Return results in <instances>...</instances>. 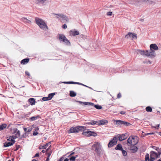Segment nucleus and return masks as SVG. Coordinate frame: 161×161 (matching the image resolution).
I'll use <instances>...</instances> for the list:
<instances>
[{"label": "nucleus", "instance_id": "23", "mask_svg": "<svg viewBox=\"0 0 161 161\" xmlns=\"http://www.w3.org/2000/svg\"><path fill=\"white\" fill-rule=\"evenodd\" d=\"M33 125L32 126V127L31 128H24V130L26 133L29 132H31L32 130Z\"/></svg>", "mask_w": 161, "mask_h": 161}, {"label": "nucleus", "instance_id": "10", "mask_svg": "<svg viewBox=\"0 0 161 161\" xmlns=\"http://www.w3.org/2000/svg\"><path fill=\"white\" fill-rule=\"evenodd\" d=\"M156 55L155 52L154 50L150 51L149 52L147 50V52L146 53V56L151 58H153L155 57Z\"/></svg>", "mask_w": 161, "mask_h": 161}, {"label": "nucleus", "instance_id": "37", "mask_svg": "<svg viewBox=\"0 0 161 161\" xmlns=\"http://www.w3.org/2000/svg\"><path fill=\"white\" fill-rule=\"evenodd\" d=\"M142 1L145 2L147 3L151 4L152 1L151 0H141Z\"/></svg>", "mask_w": 161, "mask_h": 161}, {"label": "nucleus", "instance_id": "48", "mask_svg": "<svg viewBox=\"0 0 161 161\" xmlns=\"http://www.w3.org/2000/svg\"><path fill=\"white\" fill-rule=\"evenodd\" d=\"M25 74L28 76H29L30 75V73L27 71H26L25 72Z\"/></svg>", "mask_w": 161, "mask_h": 161}, {"label": "nucleus", "instance_id": "31", "mask_svg": "<svg viewBox=\"0 0 161 161\" xmlns=\"http://www.w3.org/2000/svg\"><path fill=\"white\" fill-rule=\"evenodd\" d=\"M39 117V115H37L36 116H33L31 117L30 119L32 121H35Z\"/></svg>", "mask_w": 161, "mask_h": 161}, {"label": "nucleus", "instance_id": "8", "mask_svg": "<svg viewBox=\"0 0 161 161\" xmlns=\"http://www.w3.org/2000/svg\"><path fill=\"white\" fill-rule=\"evenodd\" d=\"M117 137L116 136L114 137L113 139L110 141L108 144V147H111L115 145L117 143Z\"/></svg>", "mask_w": 161, "mask_h": 161}, {"label": "nucleus", "instance_id": "35", "mask_svg": "<svg viewBox=\"0 0 161 161\" xmlns=\"http://www.w3.org/2000/svg\"><path fill=\"white\" fill-rule=\"evenodd\" d=\"M97 121H92L91 122H88L87 124L88 125H93L97 124Z\"/></svg>", "mask_w": 161, "mask_h": 161}, {"label": "nucleus", "instance_id": "46", "mask_svg": "<svg viewBox=\"0 0 161 161\" xmlns=\"http://www.w3.org/2000/svg\"><path fill=\"white\" fill-rule=\"evenodd\" d=\"M62 28L65 29L67 28V25L66 24H64L62 26Z\"/></svg>", "mask_w": 161, "mask_h": 161}, {"label": "nucleus", "instance_id": "1", "mask_svg": "<svg viewBox=\"0 0 161 161\" xmlns=\"http://www.w3.org/2000/svg\"><path fill=\"white\" fill-rule=\"evenodd\" d=\"M35 21L36 24L41 29L43 30L48 29V27L47 24L43 20L38 18H36Z\"/></svg>", "mask_w": 161, "mask_h": 161}, {"label": "nucleus", "instance_id": "57", "mask_svg": "<svg viewBox=\"0 0 161 161\" xmlns=\"http://www.w3.org/2000/svg\"><path fill=\"white\" fill-rule=\"evenodd\" d=\"M75 153L74 152H73L71 153L68 156V157H69L70 156H73L72 155Z\"/></svg>", "mask_w": 161, "mask_h": 161}, {"label": "nucleus", "instance_id": "12", "mask_svg": "<svg viewBox=\"0 0 161 161\" xmlns=\"http://www.w3.org/2000/svg\"><path fill=\"white\" fill-rule=\"evenodd\" d=\"M155 159V158L150 156L149 159V156L148 153H146L145 155V160L144 161H153Z\"/></svg>", "mask_w": 161, "mask_h": 161}, {"label": "nucleus", "instance_id": "40", "mask_svg": "<svg viewBox=\"0 0 161 161\" xmlns=\"http://www.w3.org/2000/svg\"><path fill=\"white\" fill-rule=\"evenodd\" d=\"M121 151H122V154L124 156H126L127 153L126 151L124 150L123 149Z\"/></svg>", "mask_w": 161, "mask_h": 161}, {"label": "nucleus", "instance_id": "30", "mask_svg": "<svg viewBox=\"0 0 161 161\" xmlns=\"http://www.w3.org/2000/svg\"><path fill=\"white\" fill-rule=\"evenodd\" d=\"M122 126H128L130 125V123L125 121H122Z\"/></svg>", "mask_w": 161, "mask_h": 161}, {"label": "nucleus", "instance_id": "15", "mask_svg": "<svg viewBox=\"0 0 161 161\" xmlns=\"http://www.w3.org/2000/svg\"><path fill=\"white\" fill-rule=\"evenodd\" d=\"M150 51L153 50H158V47L155 44H151L150 45Z\"/></svg>", "mask_w": 161, "mask_h": 161}, {"label": "nucleus", "instance_id": "51", "mask_svg": "<svg viewBox=\"0 0 161 161\" xmlns=\"http://www.w3.org/2000/svg\"><path fill=\"white\" fill-rule=\"evenodd\" d=\"M39 156V153H36L34 156V158L38 157Z\"/></svg>", "mask_w": 161, "mask_h": 161}, {"label": "nucleus", "instance_id": "63", "mask_svg": "<svg viewBox=\"0 0 161 161\" xmlns=\"http://www.w3.org/2000/svg\"><path fill=\"white\" fill-rule=\"evenodd\" d=\"M17 130V129H15L14 130V133H15L16 132Z\"/></svg>", "mask_w": 161, "mask_h": 161}, {"label": "nucleus", "instance_id": "4", "mask_svg": "<svg viewBox=\"0 0 161 161\" xmlns=\"http://www.w3.org/2000/svg\"><path fill=\"white\" fill-rule=\"evenodd\" d=\"M53 14L58 16L56 17L57 18H59V19L62 22L64 23V21L67 22H68L69 21V18L68 17L61 14Z\"/></svg>", "mask_w": 161, "mask_h": 161}, {"label": "nucleus", "instance_id": "62", "mask_svg": "<svg viewBox=\"0 0 161 161\" xmlns=\"http://www.w3.org/2000/svg\"><path fill=\"white\" fill-rule=\"evenodd\" d=\"M64 161H69V159L67 158L65 159Z\"/></svg>", "mask_w": 161, "mask_h": 161}, {"label": "nucleus", "instance_id": "22", "mask_svg": "<svg viewBox=\"0 0 161 161\" xmlns=\"http://www.w3.org/2000/svg\"><path fill=\"white\" fill-rule=\"evenodd\" d=\"M29 61V58H25L21 60V64H25L28 63Z\"/></svg>", "mask_w": 161, "mask_h": 161}, {"label": "nucleus", "instance_id": "28", "mask_svg": "<svg viewBox=\"0 0 161 161\" xmlns=\"http://www.w3.org/2000/svg\"><path fill=\"white\" fill-rule=\"evenodd\" d=\"M7 126L6 124L4 123L3 124L1 125H0V131L4 129Z\"/></svg>", "mask_w": 161, "mask_h": 161}, {"label": "nucleus", "instance_id": "38", "mask_svg": "<svg viewBox=\"0 0 161 161\" xmlns=\"http://www.w3.org/2000/svg\"><path fill=\"white\" fill-rule=\"evenodd\" d=\"M39 130V128H38V127H37V128H36V129L34 131L33 133V134L34 136H36L38 134V133L37 132H36V131L37 130Z\"/></svg>", "mask_w": 161, "mask_h": 161}, {"label": "nucleus", "instance_id": "34", "mask_svg": "<svg viewBox=\"0 0 161 161\" xmlns=\"http://www.w3.org/2000/svg\"><path fill=\"white\" fill-rule=\"evenodd\" d=\"M146 110L147 112H151L152 111V108L150 106H147L146 108Z\"/></svg>", "mask_w": 161, "mask_h": 161}, {"label": "nucleus", "instance_id": "41", "mask_svg": "<svg viewBox=\"0 0 161 161\" xmlns=\"http://www.w3.org/2000/svg\"><path fill=\"white\" fill-rule=\"evenodd\" d=\"M48 99L49 98L48 97H43L42 98V100L43 101H47L49 100V99Z\"/></svg>", "mask_w": 161, "mask_h": 161}, {"label": "nucleus", "instance_id": "26", "mask_svg": "<svg viewBox=\"0 0 161 161\" xmlns=\"http://www.w3.org/2000/svg\"><path fill=\"white\" fill-rule=\"evenodd\" d=\"M91 132V131H84L82 132V134L84 135H85L87 137H89L91 136H90L91 133H88V132Z\"/></svg>", "mask_w": 161, "mask_h": 161}, {"label": "nucleus", "instance_id": "25", "mask_svg": "<svg viewBox=\"0 0 161 161\" xmlns=\"http://www.w3.org/2000/svg\"><path fill=\"white\" fill-rule=\"evenodd\" d=\"M114 121L115 122V124L118 126L120 125L122 126V120H115Z\"/></svg>", "mask_w": 161, "mask_h": 161}, {"label": "nucleus", "instance_id": "36", "mask_svg": "<svg viewBox=\"0 0 161 161\" xmlns=\"http://www.w3.org/2000/svg\"><path fill=\"white\" fill-rule=\"evenodd\" d=\"M50 142L46 143L45 146H42V149H46L47 147L50 145Z\"/></svg>", "mask_w": 161, "mask_h": 161}, {"label": "nucleus", "instance_id": "29", "mask_svg": "<svg viewBox=\"0 0 161 161\" xmlns=\"http://www.w3.org/2000/svg\"><path fill=\"white\" fill-rule=\"evenodd\" d=\"M21 20L24 22H26L28 23H30V22H31L30 20L24 17L22 18L21 19Z\"/></svg>", "mask_w": 161, "mask_h": 161}, {"label": "nucleus", "instance_id": "32", "mask_svg": "<svg viewBox=\"0 0 161 161\" xmlns=\"http://www.w3.org/2000/svg\"><path fill=\"white\" fill-rule=\"evenodd\" d=\"M55 94V93H52L49 94L47 97L49 98L48 99H49V100H51Z\"/></svg>", "mask_w": 161, "mask_h": 161}, {"label": "nucleus", "instance_id": "43", "mask_svg": "<svg viewBox=\"0 0 161 161\" xmlns=\"http://www.w3.org/2000/svg\"><path fill=\"white\" fill-rule=\"evenodd\" d=\"M152 147L154 149L157 151H158V150H160V149L158 147H156L154 146H153Z\"/></svg>", "mask_w": 161, "mask_h": 161}, {"label": "nucleus", "instance_id": "11", "mask_svg": "<svg viewBox=\"0 0 161 161\" xmlns=\"http://www.w3.org/2000/svg\"><path fill=\"white\" fill-rule=\"evenodd\" d=\"M11 142H6L4 143V147H8L10 146L13 145L15 142V141L14 140V138H13L11 140Z\"/></svg>", "mask_w": 161, "mask_h": 161}, {"label": "nucleus", "instance_id": "18", "mask_svg": "<svg viewBox=\"0 0 161 161\" xmlns=\"http://www.w3.org/2000/svg\"><path fill=\"white\" fill-rule=\"evenodd\" d=\"M150 154V156L154 157V158H159L158 153L153 151H151Z\"/></svg>", "mask_w": 161, "mask_h": 161}, {"label": "nucleus", "instance_id": "44", "mask_svg": "<svg viewBox=\"0 0 161 161\" xmlns=\"http://www.w3.org/2000/svg\"><path fill=\"white\" fill-rule=\"evenodd\" d=\"M39 3H43L45 2V0H36Z\"/></svg>", "mask_w": 161, "mask_h": 161}, {"label": "nucleus", "instance_id": "21", "mask_svg": "<svg viewBox=\"0 0 161 161\" xmlns=\"http://www.w3.org/2000/svg\"><path fill=\"white\" fill-rule=\"evenodd\" d=\"M78 157L77 155L75 156H70L69 158V160L70 161H75V158Z\"/></svg>", "mask_w": 161, "mask_h": 161}, {"label": "nucleus", "instance_id": "47", "mask_svg": "<svg viewBox=\"0 0 161 161\" xmlns=\"http://www.w3.org/2000/svg\"><path fill=\"white\" fill-rule=\"evenodd\" d=\"M20 147V146L19 145H18L16 147V148L15 150H14V151H16L18 150L19 149V148Z\"/></svg>", "mask_w": 161, "mask_h": 161}, {"label": "nucleus", "instance_id": "58", "mask_svg": "<svg viewBox=\"0 0 161 161\" xmlns=\"http://www.w3.org/2000/svg\"><path fill=\"white\" fill-rule=\"evenodd\" d=\"M76 84H78V85H83V84L81 83H80V82H76Z\"/></svg>", "mask_w": 161, "mask_h": 161}, {"label": "nucleus", "instance_id": "9", "mask_svg": "<svg viewBox=\"0 0 161 161\" xmlns=\"http://www.w3.org/2000/svg\"><path fill=\"white\" fill-rule=\"evenodd\" d=\"M125 38L128 39L130 38H131L132 39H133L134 38L137 39V36L136 34L134 33H132L131 32H129L125 36Z\"/></svg>", "mask_w": 161, "mask_h": 161}, {"label": "nucleus", "instance_id": "45", "mask_svg": "<svg viewBox=\"0 0 161 161\" xmlns=\"http://www.w3.org/2000/svg\"><path fill=\"white\" fill-rule=\"evenodd\" d=\"M112 14V12H111L109 11L107 13V14L108 16H111Z\"/></svg>", "mask_w": 161, "mask_h": 161}, {"label": "nucleus", "instance_id": "5", "mask_svg": "<svg viewBox=\"0 0 161 161\" xmlns=\"http://www.w3.org/2000/svg\"><path fill=\"white\" fill-rule=\"evenodd\" d=\"M138 142V141H136L135 137L133 136H130L127 140V144L129 146L133 145H135Z\"/></svg>", "mask_w": 161, "mask_h": 161}, {"label": "nucleus", "instance_id": "33", "mask_svg": "<svg viewBox=\"0 0 161 161\" xmlns=\"http://www.w3.org/2000/svg\"><path fill=\"white\" fill-rule=\"evenodd\" d=\"M20 131L19 130H18L16 134L15 135V136H14V138H18L19 137H20Z\"/></svg>", "mask_w": 161, "mask_h": 161}, {"label": "nucleus", "instance_id": "55", "mask_svg": "<svg viewBox=\"0 0 161 161\" xmlns=\"http://www.w3.org/2000/svg\"><path fill=\"white\" fill-rule=\"evenodd\" d=\"M120 113L121 114H124L125 113L124 111H120Z\"/></svg>", "mask_w": 161, "mask_h": 161}, {"label": "nucleus", "instance_id": "39", "mask_svg": "<svg viewBox=\"0 0 161 161\" xmlns=\"http://www.w3.org/2000/svg\"><path fill=\"white\" fill-rule=\"evenodd\" d=\"M88 133H89V132H88ZM89 133H91V134L90 135V136H95L97 135V134L96 133H95L93 131L89 132Z\"/></svg>", "mask_w": 161, "mask_h": 161}, {"label": "nucleus", "instance_id": "64", "mask_svg": "<svg viewBox=\"0 0 161 161\" xmlns=\"http://www.w3.org/2000/svg\"><path fill=\"white\" fill-rule=\"evenodd\" d=\"M32 161H37L36 159H33Z\"/></svg>", "mask_w": 161, "mask_h": 161}, {"label": "nucleus", "instance_id": "2", "mask_svg": "<svg viewBox=\"0 0 161 161\" xmlns=\"http://www.w3.org/2000/svg\"><path fill=\"white\" fill-rule=\"evenodd\" d=\"M85 128V127L83 126H77L75 127H72L69 130L68 133H78L80 131L84 130Z\"/></svg>", "mask_w": 161, "mask_h": 161}, {"label": "nucleus", "instance_id": "17", "mask_svg": "<svg viewBox=\"0 0 161 161\" xmlns=\"http://www.w3.org/2000/svg\"><path fill=\"white\" fill-rule=\"evenodd\" d=\"M130 147V150L132 153H135L138 150V148L135 145H131Z\"/></svg>", "mask_w": 161, "mask_h": 161}, {"label": "nucleus", "instance_id": "50", "mask_svg": "<svg viewBox=\"0 0 161 161\" xmlns=\"http://www.w3.org/2000/svg\"><path fill=\"white\" fill-rule=\"evenodd\" d=\"M46 154L48 155L47 158H49L50 156L51 155V153H46Z\"/></svg>", "mask_w": 161, "mask_h": 161}, {"label": "nucleus", "instance_id": "24", "mask_svg": "<svg viewBox=\"0 0 161 161\" xmlns=\"http://www.w3.org/2000/svg\"><path fill=\"white\" fill-rule=\"evenodd\" d=\"M123 148L122 145L120 144H118L115 147V149L116 150H123Z\"/></svg>", "mask_w": 161, "mask_h": 161}, {"label": "nucleus", "instance_id": "16", "mask_svg": "<svg viewBox=\"0 0 161 161\" xmlns=\"http://www.w3.org/2000/svg\"><path fill=\"white\" fill-rule=\"evenodd\" d=\"M136 52L137 54H140L143 56H146V53L147 52V50L145 51L144 50H137Z\"/></svg>", "mask_w": 161, "mask_h": 161}, {"label": "nucleus", "instance_id": "42", "mask_svg": "<svg viewBox=\"0 0 161 161\" xmlns=\"http://www.w3.org/2000/svg\"><path fill=\"white\" fill-rule=\"evenodd\" d=\"M7 140L8 141H11V140L12 139H13V138H14V139H15V138H14V136H9V137H7Z\"/></svg>", "mask_w": 161, "mask_h": 161}, {"label": "nucleus", "instance_id": "14", "mask_svg": "<svg viewBox=\"0 0 161 161\" xmlns=\"http://www.w3.org/2000/svg\"><path fill=\"white\" fill-rule=\"evenodd\" d=\"M79 34V32L75 30H71L69 31V34L71 36H75Z\"/></svg>", "mask_w": 161, "mask_h": 161}, {"label": "nucleus", "instance_id": "27", "mask_svg": "<svg viewBox=\"0 0 161 161\" xmlns=\"http://www.w3.org/2000/svg\"><path fill=\"white\" fill-rule=\"evenodd\" d=\"M76 95V93L73 91L69 92V96L71 97H75Z\"/></svg>", "mask_w": 161, "mask_h": 161}, {"label": "nucleus", "instance_id": "56", "mask_svg": "<svg viewBox=\"0 0 161 161\" xmlns=\"http://www.w3.org/2000/svg\"><path fill=\"white\" fill-rule=\"evenodd\" d=\"M64 158L63 157H61L60 159H59V160L58 161H63V160H64Z\"/></svg>", "mask_w": 161, "mask_h": 161}, {"label": "nucleus", "instance_id": "59", "mask_svg": "<svg viewBox=\"0 0 161 161\" xmlns=\"http://www.w3.org/2000/svg\"><path fill=\"white\" fill-rule=\"evenodd\" d=\"M156 125L157 126V127H155L154 128H155L156 129H158V127H159V124H158L157 125Z\"/></svg>", "mask_w": 161, "mask_h": 161}, {"label": "nucleus", "instance_id": "53", "mask_svg": "<svg viewBox=\"0 0 161 161\" xmlns=\"http://www.w3.org/2000/svg\"><path fill=\"white\" fill-rule=\"evenodd\" d=\"M69 84H76V82L73 81H69Z\"/></svg>", "mask_w": 161, "mask_h": 161}, {"label": "nucleus", "instance_id": "60", "mask_svg": "<svg viewBox=\"0 0 161 161\" xmlns=\"http://www.w3.org/2000/svg\"><path fill=\"white\" fill-rule=\"evenodd\" d=\"M49 158H47L46 160L45 161H49Z\"/></svg>", "mask_w": 161, "mask_h": 161}, {"label": "nucleus", "instance_id": "6", "mask_svg": "<svg viewBox=\"0 0 161 161\" xmlns=\"http://www.w3.org/2000/svg\"><path fill=\"white\" fill-rule=\"evenodd\" d=\"M58 38L60 42L65 43L68 45L70 46V42L64 35L61 34H59Z\"/></svg>", "mask_w": 161, "mask_h": 161}, {"label": "nucleus", "instance_id": "7", "mask_svg": "<svg viewBox=\"0 0 161 161\" xmlns=\"http://www.w3.org/2000/svg\"><path fill=\"white\" fill-rule=\"evenodd\" d=\"M77 102L79 103L80 104L83 103L85 105H90L93 107H94L95 108L97 109H101L102 108V107L101 106L97 104L95 105V104L92 103H89L86 102H82L78 101H76Z\"/></svg>", "mask_w": 161, "mask_h": 161}, {"label": "nucleus", "instance_id": "52", "mask_svg": "<svg viewBox=\"0 0 161 161\" xmlns=\"http://www.w3.org/2000/svg\"><path fill=\"white\" fill-rule=\"evenodd\" d=\"M121 97V95L120 93H119L117 95V97L118 98H120Z\"/></svg>", "mask_w": 161, "mask_h": 161}, {"label": "nucleus", "instance_id": "3", "mask_svg": "<svg viewBox=\"0 0 161 161\" xmlns=\"http://www.w3.org/2000/svg\"><path fill=\"white\" fill-rule=\"evenodd\" d=\"M92 147L94 149L93 150L95 152L97 153L98 155H99L101 152V146L98 142H97L93 144Z\"/></svg>", "mask_w": 161, "mask_h": 161}, {"label": "nucleus", "instance_id": "54", "mask_svg": "<svg viewBox=\"0 0 161 161\" xmlns=\"http://www.w3.org/2000/svg\"><path fill=\"white\" fill-rule=\"evenodd\" d=\"M64 84H69V81H64L62 82Z\"/></svg>", "mask_w": 161, "mask_h": 161}, {"label": "nucleus", "instance_id": "61", "mask_svg": "<svg viewBox=\"0 0 161 161\" xmlns=\"http://www.w3.org/2000/svg\"><path fill=\"white\" fill-rule=\"evenodd\" d=\"M153 134V133H149L147 134L146 135H151V134Z\"/></svg>", "mask_w": 161, "mask_h": 161}, {"label": "nucleus", "instance_id": "13", "mask_svg": "<svg viewBox=\"0 0 161 161\" xmlns=\"http://www.w3.org/2000/svg\"><path fill=\"white\" fill-rule=\"evenodd\" d=\"M117 137V139L118 138L119 141H122L125 139L127 138L125 134H122L121 135H118L116 136Z\"/></svg>", "mask_w": 161, "mask_h": 161}, {"label": "nucleus", "instance_id": "20", "mask_svg": "<svg viewBox=\"0 0 161 161\" xmlns=\"http://www.w3.org/2000/svg\"><path fill=\"white\" fill-rule=\"evenodd\" d=\"M108 123V121L106 119H102L100 121V123H98L99 125H103L106 124Z\"/></svg>", "mask_w": 161, "mask_h": 161}, {"label": "nucleus", "instance_id": "49", "mask_svg": "<svg viewBox=\"0 0 161 161\" xmlns=\"http://www.w3.org/2000/svg\"><path fill=\"white\" fill-rule=\"evenodd\" d=\"M157 151L158 152V156H159V158L160 157V155L161 154V152H160V150H158V151Z\"/></svg>", "mask_w": 161, "mask_h": 161}, {"label": "nucleus", "instance_id": "19", "mask_svg": "<svg viewBox=\"0 0 161 161\" xmlns=\"http://www.w3.org/2000/svg\"><path fill=\"white\" fill-rule=\"evenodd\" d=\"M28 101L31 105H34L35 104V103L36 102L35 101V99L33 98H29L28 99Z\"/></svg>", "mask_w": 161, "mask_h": 161}]
</instances>
